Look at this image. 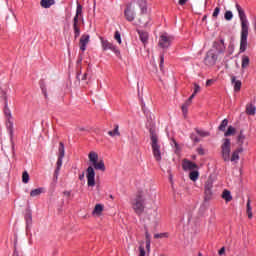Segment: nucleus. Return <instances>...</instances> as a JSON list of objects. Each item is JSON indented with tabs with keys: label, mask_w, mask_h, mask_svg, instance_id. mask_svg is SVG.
Wrapping results in <instances>:
<instances>
[{
	"label": "nucleus",
	"mask_w": 256,
	"mask_h": 256,
	"mask_svg": "<svg viewBox=\"0 0 256 256\" xmlns=\"http://www.w3.org/2000/svg\"><path fill=\"white\" fill-rule=\"evenodd\" d=\"M88 159L93 166H89L86 169L87 185L88 187H95V170L105 173V162L103 161V159L99 160V154H97V152L95 151H91L88 154Z\"/></svg>",
	"instance_id": "f257e3e1"
},
{
	"label": "nucleus",
	"mask_w": 256,
	"mask_h": 256,
	"mask_svg": "<svg viewBox=\"0 0 256 256\" xmlns=\"http://www.w3.org/2000/svg\"><path fill=\"white\" fill-rule=\"evenodd\" d=\"M236 9L241 21L240 53H245L247 51V37H249V22L245 11L239 4H236Z\"/></svg>",
	"instance_id": "f03ea898"
},
{
	"label": "nucleus",
	"mask_w": 256,
	"mask_h": 256,
	"mask_svg": "<svg viewBox=\"0 0 256 256\" xmlns=\"http://www.w3.org/2000/svg\"><path fill=\"white\" fill-rule=\"evenodd\" d=\"M141 11V15L147 13V0H138L137 2L129 3L124 10V17L126 21H135L137 11Z\"/></svg>",
	"instance_id": "7ed1b4c3"
},
{
	"label": "nucleus",
	"mask_w": 256,
	"mask_h": 256,
	"mask_svg": "<svg viewBox=\"0 0 256 256\" xmlns=\"http://www.w3.org/2000/svg\"><path fill=\"white\" fill-rule=\"evenodd\" d=\"M239 153H243V147H239L236 150H234L231 156V139L229 138L223 139V144L221 145V155H222L223 161L225 162L239 161Z\"/></svg>",
	"instance_id": "20e7f679"
},
{
	"label": "nucleus",
	"mask_w": 256,
	"mask_h": 256,
	"mask_svg": "<svg viewBox=\"0 0 256 256\" xmlns=\"http://www.w3.org/2000/svg\"><path fill=\"white\" fill-rule=\"evenodd\" d=\"M150 145L152 147V153L157 163H161L163 152L161 151V144H159V135L154 126L149 128Z\"/></svg>",
	"instance_id": "39448f33"
},
{
	"label": "nucleus",
	"mask_w": 256,
	"mask_h": 256,
	"mask_svg": "<svg viewBox=\"0 0 256 256\" xmlns=\"http://www.w3.org/2000/svg\"><path fill=\"white\" fill-rule=\"evenodd\" d=\"M131 205L136 215L141 217L145 212V196H143V192H138L136 194V197L131 201Z\"/></svg>",
	"instance_id": "423d86ee"
},
{
	"label": "nucleus",
	"mask_w": 256,
	"mask_h": 256,
	"mask_svg": "<svg viewBox=\"0 0 256 256\" xmlns=\"http://www.w3.org/2000/svg\"><path fill=\"white\" fill-rule=\"evenodd\" d=\"M213 177H208L206 182L204 183V200H203V207L209 203V201H212L213 199Z\"/></svg>",
	"instance_id": "0eeeda50"
},
{
	"label": "nucleus",
	"mask_w": 256,
	"mask_h": 256,
	"mask_svg": "<svg viewBox=\"0 0 256 256\" xmlns=\"http://www.w3.org/2000/svg\"><path fill=\"white\" fill-rule=\"evenodd\" d=\"M4 115L5 117H7V122H6V126H7V129L10 133V139L13 140V121H11V110L9 109V104H6L4 106Z\"/></svg>",
	"instance_id": "6e6552de"
},
{
	"label": "nucleus",
	"mask_w": 256,
	"mask_h": 256,
	"mask_svg": "<svg viewBox=\"0 0 256 256\" xmlns=\"http://www.w3.org/2000/svg\"><path fill=\"white\" fill-rule=\"evenodd\" d=\"M204 62L208 67H213L217 63V51L209 50L204 58Z\"/></svg>",
	"instance_id": "1a4fd4ad"
},
{
	"label": "nucleus",
	"mask_w": 256,
	"mask_h": 256,
	"mask_svg": "<svg viewBox=\"0 0 256 256\" xmlns=\"http://www.w3.org/2000/svg\"><path fill=\"white\" fill-rule=\"evenodd\" d=\"M172 41H173V36H167V33L162 34L158 42V47H161V49H169V47H171Z\"/></svg>",
	"instance_id": "9d476101"
},
{
	"label": "nucleus",
	"mask_w": 256,
	"mask_h": 256,
	"mask_svg": "<svg viewBox=\"0 0 256 256\" xmlns=\"http://www.w3.org/2000/svg\"><path fill=\"white\" fill-rule=\"evenodd\" d=\"M100 39H101L103 51H107L110 49V51H113L115 55H117V57L121 56V51H119V49H117V47L113 45V43L108 42L107 40H103V38H100Z\"/></svg>",
	"instance_id": "9b49d317"
},
{
	"label": "nucleus",
	"mask_w": 256,
	"mask_h": 256,
	"mask_svg": "<svg viewBox=\"0 0 256 256\" xmlns=\"http://www.w3.org/2000/svg\"><path fill=\"white\" fill-rule=\"evenodd\" d=\"M182 169L183 171H194V169H199V166L190 160L184 159L182 161Z\"/></svg>",
	"instance_id": "f8f14e48"
},
{
	"label": "nucleus",
	"mask_w": 256,
	"mask_h": 256,
	"mask_svg": "<svg viewBox=\"0 0 256 256\" xmlns=\"http://www.w3.org/2000/svg\"><path fill=\"white\" fill-rule=\"evenodd\" d=\"M195 92L192 93V95L185 101V103L181 106L182 113L184 117H187L188 108L193 103V99H195Z\"/></svg>",
	"instance_id": "ddd939ff"
},
{
	"label": "nucleus",
	"mask_w": 256,
	"mask_h": 256,
	"mask_svg": "<svg viewBox=\"0 0 256 256\" xmlns=\"http://www.w3.org/2000/svg\"><path fill=\"white\" fill-rule=\"evenodd\" d=\"M195 92L192 93V95L185 101V103L181 106L182 113L184 117H187L188 108L193 103V99H195Z\"/></svg>",
	"instance_id": "4468645a"
},
{
	"label": "nucleus",
	"mask_w": 256,
	"mask_h": 256,
	"mask_svg": "<svg viewBox=\"0 0 256 256\" xmlns=\"http://www.w3.org/2000/svg\"><path fill=\"white\" fill-rule=\"evenodd\" d=\"M25 222H26V229H29L31 225H33V211H31V208H27L25 210Z\"/></svg>",
	"instance_id": "2eb2a0df"
},
{
	"label": "nucleus",
	"mask_w": 256,
	"mask_h": 256,
	"mask_svg": "<svg viewBox=\"0 0 256 256\" xmlns=\"http://www.w3.org/2000/svg\"><path fill=\"white\" fill-rule=\"evenodd\" d=\"M90 36L89 34H83L80 38V51H85L87 49V45L89 44Z\"/></svg>",
	"instance_id": "dca6fc26"
},
{
	"label": "nucleus",
	"mask_w": 256,
	"mask_h": 256,
	"mask_svg": "<svg viewBox=\"0 0 256 256\" xmlns=\"http://www.w3.org/2000/svg\"><path fill=\"white\" fill-rule=\"evenodd\" d=\"M80 19L82 23H85L83 20V6L77 2L76 15L74 16L73 21H79Z\"/></svg>",
	"instance_id": "f3484780"
},
{
	"label": "nucleus",
	"mask_w": 256,
	"mask_h": 256,
	"mask_svg": "<svg viewBox=\"0 0 256 256\" xmlns=\"http://www.w3.org/2000/svg\"><path fill=\"white\" fill-rule=\"evenodd\" d=\"M56 165H57V167L54 171V181H57V179L59 178V172L61 171V167L63 165V157L58 156Z\"/></svg>",
	"instance_id": "a211bd4d"
},
{
	"label": "nucleus",
	"mask_w": 256,
	"mask_h": 256,
	"mask_svg": "<svg viewBox=\"0 0 256 256\" xmlns=\"http://www.w3.org/2000/svg\"><path fill=\"white\" fill-rule=\"evenodd\" d=\"M214 49H216L217 53L225 52V40L221 39L220 42H214Z\"/></svg>",
	"instance_id": "6ab92c4d"
},
{
	"label": "nucleus",
	"mask_w": 256,
	"mask_h": 256,
	"mask_svg": "<svg viewBox=\"0 0 256 256\" xmlns=\"http://www.w3.org/2000/svg\"><path fill=\"white\" fill-rule=\"evenodd\" d=\"M231 82H232V85H234L235 93H239V91H241V85H242L241 80H237L235 76H232Z\"/></svg>",
	"instance_id": "aec40b11"
},
{
	"label": "nucleus",
	"mask_w": 256,
	"mask_h": 256,
	"mask_svg": "<svg viewBox=\"0 0 256 256\" xmlns=\"http://www.w3.org/2000/svg\"><path fill=\"white\" fill-rule=\"evenodd\" d=\"M104 206L103 204H96L94 210L92 211V215H96L97 217H101L103 213Z\"/></svg>",
	"instance_id": "412c9836"
},
{
	"label": "nucleus",
	"mask_w": 256,
	"mask_h": 256,
	"mask_svg": "<svg viewBox=\"0 0 256 256\" xmlns=\"http://www.w3.org/2000/svg\"><path fill=\"white\" fill-rule=\"evenodd\" d=\"M138 35L144 45L147 43V41H149V33H147L146 31L138 30Z\"/></svg>",
	"instance_id": "4be33fe9"
},
{
	"label": "nucleus",
	"mask_w": 256,
	"mask_h": 256,
	"mask_svg": "<svg viewBox=\"0 0 256 256\" xmlns=\"http://www.w3.org/2000/svg\"><path fill=\"white\" fill-rule=\"evenodd\" d=\"M222 199H224V201H226V203H229L230 201H233V196H231V191L225 189L223 192H222V195H221Z\"/></svg>",
	"instance_id": "5701e85b"
},
{
	"label": "nucleus",
	"mask_w": 256,
	"mask_h": 256,
	"mask_svg": "<svg viewBox=\"0 0 256 256\" xmlns=\"http://www.w3.org/2000/svg\"><path fill=\"white\" fill-rule=\"evenodd\" d=\"M74 39H77L81 35V29L79 28V21L73 20Z\"/></svg>",
	"instance_id": "b1692460"
},
{
	"label": "nucleus",
	"mask_w": 256,
	"mask_h": 256,
	"mask_svg": "<svg viewBox=\"0 0 256 256\" xmlns=\"http://www.w3.org/2000/svg\"><path fill=\"white\" fill-rule=\"evenodd\" d=\"M40 5L43 9H49L51 5H55V0H41Z\"/></svg>",
	"instance_id": "393cba45"
},
{
	"label": "nucleus",
	"mask_w": 256,
	"mask_h": 256,
	"mask_svg": "<svg viewBox=\"0 0 256 256\" xmlns=\"http://www.w3.org/2000/svg\"><path fill=\"white\" fill-rule=\"evenodd\" d=\"M110 137H121V132H119V125H114L113 131H108Z\"/></svg>",
	"instance_id": "a878e982"
},
{
	"label": "nucleus",
	"mask_w": 256,
	"mask_h": 256,
	"mask_svg": "<svg viewBox=\"0 0 256 256\" xmlns=\"http://www.w3.org/2000/svg\"><path fill=\"white\" fill-rule=\"evenodd\" d=\"M245 143V134L243 133V130H240L239 135L237 136V144L239 147H243V144Z\"/></svg>",
	"instance_id": "bb28decb"
},
{
	"label": "nucleus",
	"mask_w": 256,
	"mask_h": 256,
	"mask_svg": "<svg viewBox=\"0 0 256 256\" xmlns=\"http://www.w3.org/2000/svg\"><path fill=\"white\" fill-rule=\"evenodd\" d=\"M246 213L248 216V219H253V211L251 208V200L248 199L247 204H246Z\"/></svg>",
	"instance_id": "cd10ccee"
},
{
	"label": "nucleus",
	"mask_w": 256,
	"mask_h": 256,
	"mask_svg": "<svg viewBox=\"0 0 256 256\" xmlns=\"http://www.w3.org/2000/svg\"><path fill=\"white\" fill-rule=\"evenodd\" d=\"M256 113V107L253 104H248L246 106V114L247 115H255Z\"/></svg>",
	"instance_id": "c85d7f7f"
},
{
	"label": "nucleus",
	"mask_w": 256,
	"mask_h": 256,
	"mask_svg": "<svg viewBox=\"0 0 256 256\" xmlns=\"http://www.w3.org/2000/svg\"><path fill=\"white\" fill-rule=\"evenodd\" d=\"M237 133V129L233 126H229L227 131L224 133V137H231V135H235Z\"/></svg>",
	"instance_id": "c756f323"
},
{
	"label": "nucleus",
	"mask_w": 256,
	"mask_h": 256,
	"mask_svg": "<svg viewBox=\"0 0 256 256\" xmlns=\"http://www.w3.org/2000/svg\"><path fill=\"white\" fill-rule=\"evenodd\" d=\"M43 193V188H36L34 190H31L30 197H39Z\"/></svg>",
	"instance_id": "7c9ffc66"
},
{
	"label": "nucleus",
	"mask_w": 256,
	"mask_h": 256,
	"mask_svg": "<svg viewBox=\"0 0 256 256\" xmlns=\"http://www.w3.org/2000/svg\"><path fill=\"white\" fill-rule=\"evenodd\" d=\"M251 62V60L249 59V56H243L242 57V69H247V66L249 65V63Z\"/></svg>",
	"instance_id": "2f4dec72"
},
{
	"label": "nucleus",
	"mask_w": 256,
	"mask_h": 256,
	"mask_svg": "<svg viewBox=\"0 0 256 256\" xmlns=\"http://www.w3.org/2000/svg\"><path fill=\"white\" fill-rule=\"evenodd\" d=\"M58 151H59L58 157H62V158L65 157V144L63 142L59 143Z\"/></svg>",
	"instance_id": "473e14b6"
},
{
	"label": "nucleus",
	"mask_w": 256,
	"mask_h": 256,
	"mask_svg": "<svg viewBox=\"0 0 256 256\" xmlns=\"http://www.w3.org/2000/svg\"><path fill=\"white\" fill-rule=\"evenodd\" d=\"M227 125H229V120L228 119H224L221 124L219 125L218 129L220 131H225L227 129Z\"/></svg>",
	"instance_id": "72a5a7b5"
},
{
	"label": "nucleus",
	"mask_w": 256,
	"mask_h": 256,
	"mask_svg": "<svg viewBox=\"0 0 256 256\" xmlns=\"http://www.w3.org/2000/svg\"><path fill=\"white\" fill-rule=\"evenodd\" d=\"M189 177L191 179V181H196L199 179V171L195 170L190 172Z\"/></svg>",
	"instance_id": "f704fd0d"
},
{
	"label": "nucleus",
	"mask_w": 256,
	"mask_h": 256,
	"mask_svg": "<svg viewBox=\"0 0 256 256\" xmlns=\"http://www.w3.org/2000/svg\"><path fill=\"white\" fill-rule=\"evenodd\" d=\"M169 234L167 232L154 234V239H168Z\"/></svg>",
	"instance_id": "c9c22d12"
},
{
	"label": "nucleus",
	"mask_w": 256,
	"mask_h": 256,
	"mask_svg": "<svg viewBox=\"0 0 256 256\" xmlns=\"http://www.w3.org/2000/svg\"><path fill=\"white\" fill-rule=\"evenodd\" d=\"M144 231L146 243H151V234H149V228L146 225L144 226Z\"/></svg>",
	"instance_id": "e433bc0d"
},
{
	"label": "nucleus",
	"mask_w": 256,
	"mask_h": 256,
	"mask_svg": "<svg viewBox=\"0 0 256 256\" xmlns=\"http://www.w3.org/2000/svg\"><path fill=\"white\" fill-rule=\"evenodd\" d=\"M22 182L25 184L29 183V172L24 171L22 173Z\"/></svg>",
	"instance_id": "4c0bfd02"
},
{
	"label": "nucleus",
	"mask_w": 256,
	"mask_h": 256,
	"mask_svg": "<svg viewBox=\"0 0 256 256\" xmlns=\"http://www.w3.org/2000/svg\"><path fill=\"white\" fill-rule=\"evenodd\" d=\"M197 135H200V137H209L211 135L209 132H205L203 130L195 129Z\"/></svg>",
	"instance_id": "58836bf2"
},
{
	"label": "nucleus",
	"mask_w": 256,
	"mask_h": 256,
	"mask_svg": "<svg viewBox=\"0 0 256 256\" xmlns=\"http://www.w3.org/2000/svg\"><path fill=\"white\" fill-rule=\"evenodd\" d=\"M224 19L226 21H231V19H233V12L231 11H226L225 14H224Z\"/></svg>",
	"instance_id": "ea45409f"
},
{
	"label": "nucleus",
	"mask_w": 256,
	"mask_h": 256,
	"mask_svg": "<svg viewBox=\"0 0 256 256\" xmlns=\"http://www.w3.org/2000/svg\"><path fill=\"white\" fill-rule=\"evenodd\" d=\"M139 251H140V253H139L138 256H145L146 255L145 247L143 246V242L140 243Z\"/></svg>",
	"instance_id": "a19ab883"
},
{
	"label": "nucleus",
	"mask_w": 256,
	"mask_h": 256,
	"mask_svg": "<svg viewBox=\"0 0 256 256\" xmlns=\"http://www.w3.org/2000/svg\"><path fill=\"white\" fill-rule=\"evenodd\" d=\"M173 143L175 145V153H176V155H179V153H181V147L179 146L177 141L173 140Z\"/></svg>",
	"instance_id": "79ce46f5"
},
{
	"label": "nucleus",
	"mask_w": 256,
	"mask_h": 256,
	"mask_svg": "<svg viewBox=\"0 0 256 256\" xmlns=\"http://www.w3.org/2000/svg\"><path fill=\"white\" fill-rule=\"evenodd\" d=\"M114 39L121 45V33H119V31L115 32Z\"/></svg>",
	"instance_id": "37998d69"
},
{
	"label": "nucleus",
	"mask_w": 256,
	"mask_h": 256,
	"mask_svg": "<svg viewBox=\"0 0 256 256\" xmlns=\"http://www.w3.org/2000/svg\"><path fill=\"white\" fill-rule=\"evenodd\" d=\"M220 11H221V8H220V7H216V8L214 9V12H213V14H212V17L217 18V17L219 16Z\"/></svg>",
	"instance_id": "c03bdc74"
},
{
	"label": "nucleus",
	"mask_w": 256,
	"mask_h": 256,
	"mask_svg": "<svg viewBox=\"0 0 256 256\" xmlns=\"http://www.w3.org/2000/svg\"><path fill=\"white\" fill-rule=\"evenodd\" d=\"M201 91V86L199 84L194 83V95H197Z\"/></svg>",
	"instance_id": "a18cd8bd"
},
{
	"label": "nucleus",
	"mask_w": 256,
	"mask_h": 256,
	"mask_svg": "<svg viewBox=\"0 0 256 256\" xmlns=\"http://www.w3.org/2000/svg\"><path fill=\"white\" fill-rule=\"evenodd\" d=\"M138 23L139 25H143L144 27H147V21L145 20L144 17L139 18Z\"/></svg>",
	"instance_id": "49530a36"
},
{
	"label": "nucleus",
	"mask_w": 256,
	"mask_h": 256,
	"mask_svg": "<svg viewBox=\"0 0 256 256\" xmlns=\"http://www.w3.org/2000/svg\"><path fill=\"white\" fill-rule=\"evenodd\" d=\"M165 63V54L160 55V69H163V64Z\"/></svg>",
	"instance_id": "de8ad7c7"
},
{
	"label": "nucleus",
	"mask_w": 256,
	"mask_h": 256,
	"mask_svg": "<svg viewBox=\"0 0 256 256\" xmlns=\"http://www.w3.org/2000/svg\"><path fill=\"white\" fill-rule=\"evenodd\" d=\"M190 138L192 139V141H194V143H199V141H201L199 137H197L195 134H191Z\"/></svg>",
	"instance_id": "09e8293b"
},
{
	"label": "nucleus",
	"mask_w": 256,
	"mask_h": 256,
	"mask_svg": "<svg viewBox=\"0 0 256 256\" xmlns=\"http://www.w3.org/2000/svg\"><path fill=\"white\" fill-rule=\"evenodd\" d=\"M2 97L4 99L5 105H9V103L7 101V92L2 90Z\"/></svg>",
	"instance_id": "8fccbe9b"
},
{
	"label": "nucleus",
	"mask_w": 256,
	"mask_h": 256,
	"mask_svg": "<svg viewBox=\"0 0 256 256\" xmlns=\"http://www.w3.org/2000/svg\"><path fill=\"white\" fill-rule=\"evenodd\" d=\"M197 153L198 155H205V150L203 149V147H199L197 148Z\"/></svg>",
	"instance_id": "3c124183"
},
{
	"label": "nucleus",
	"mask_w": 256,
	"mask_h": 256,
	"mask_svg": "<svg viewBox=\"0 0 256 256\" xmlns=\"http://www.w3.org/2000/svg\"><path fill=\"white\" fill-rule=\"evenodd\" d=\"M213 83H215V80L213 79H209L206 81V87H211V85H213Z\"/></svg>",
	"instance_id": "603ef678"
},
{
	"label": "nucleus",
	"mask_w": 256,
	"mask_h": 256,
	"mask_svg": "<svg viewBox=\"0 0 256 256\" xmlns=\"http://www.w3.org/2000/svg\"><path fill=\"white\" fill-rule=\"evenodd\" d=\"M187 1L189 0H179L178 4L181 5V7H183V5H187Z\"/></svg>",
	"instance_id": "864d4df0"
},
{
	"label": "nucleus",
	"mask_w": 256,
	"mask_h": 256,
	"mask_svg": "<svg viewBox=\"0 0 256 256\" xmlns=\"http://www.w3.org/2000/svg\"><path fill=\"white\" fill-rule=\"evenodd\" d=\"M146 250L148 253L151 251V242H146Z\"/></svg>",
	"instance_id": "5fc2aeb1"
},
{
	"label": "nucleus",
	"mask_w": 256,
	"mask_h": 256,
	"mask_svg": "<svg viewBox=\"0 0 256 256\" xmlns=\"http://www.w3.org/2000/svg\"><path fill=\"white\" fill-rule=\"evenodd\" d=\"M82 62H83V56L80 55V56L78 57V60H77V65H81Z\"/></svg>",
	"instance_id": "6e6d98bb"
},
{
	"label": "nucleus",
	"mask_w": 256,
	"mask_h": 256,
	"mask_svg": "<svg viewBox=\"0 0 256 256\" xmlns=\"http://www.w3.org/2000/svg\"><path fill=\"white\" fill-rule=\"evenodd\" d=\"M63 195H65V197H71V191H64Z\"/></svg>",
	"instance_id": "4d7b16f0"
},
{
	"label": "nucleus",
	"mask_w": 256,
	"mask_h": 256,
	"mask_svg": "<svg viewBox=\"0 0 256 256\" xmlns=\"http://www.w3.org/2000/svg\"><path fill=\"white\" fill-rule=\"evenodd\" d=\"M218 253L219 255H225V247H222Z\"/></svg>",
	"instance_id": "13d9d810"
},
{
	"label": "nucleus",
	"mask_w": 256,
	"mask_h": 256,
	"mask_svg": "<svg viewBox=\"0 0 256 256\" xmlns=\"http://www.w3.org/2000/svg\"><path fill=\"white\" fill-rule=\"evenodd\" d=\"M80 181H83L85 179V172L79 175Z\"/></svg>",
	"instance_id": "bf43d9fd"
},
{
	"label": "nucleus",
	"mask_w": 256,
	"mask_h": 256,
	"mask_svg": "<svg viewBox=\"0 0 256 256\" xmlns=\"http://www.w3.org/2000/svg\"><path fill=\"white\" fill-rule=\"evenodd\" d=\"M81 76V70L77 72V76H76V79L78 81H81V78H79Z\"/></svg>",
	"instance_id": "052dcab7"
},
{
	"label": "nucleus",
	"mask_w": 256,
	"mask_h": 256,
	"mask_svg": "<svg viewBox=\"0 0 256 256\" xmlns=\"http://www.w3.org/2000/svg\"><path fill=\"white\" fill-rule=\"evenodd\" d=\"M168 173H169V180L173 181V174H171V170H168Z\"/></svg>",
	"instance_id": "680f3d73"
},
{
	"label": "nucleus",
	"mask_w": 256,
	"mask_h": 256,
	"mask_svg": "<svg viewBox=\"0 0 256 256\" xmlns=\"http://www.w3.org/2000/svg\"><path fill=\"white\" fill-rule=\"evenodd\" d=\"M82 81H87V73H84V75L82 77Z\"/></svg>",
	"instance_id": "e2e57ef3"
},
{
	"label": "nucleus",
	"mask_w": 256,
	"mask_h": 256,
	"mask_svg": "<svg viewBox=\"0 0 256 256\" xmlns=\"http://www.w3.org/2000/svg\"><path fill=\"white\" fill-rule=\"evenodd\" d=\"M13 256H19V252H17V250H14Z\"/></svg>",
	"instance_id": "0e129e2a"
},
{
	"label": "nucleus",
	"mask_w": 256,
	"mask_h": 256,
	"mask_svg": "<svg viewBox=\"0 0 256 256\" xmlns=\"http://www.w3.org/2000/svg\"><path fill=\"white\" fill-rule=\"evenodd\" d=\"M202 21H207V15H204Z\"/></svg>",
	"instance_id": "69168bd1"
},
{
	"label": "nucleus",
	"mask_w": 256,
	"mask_h": 256,
	"mask_svg": "<svg viewBox=\"0 0 256 256\" xmlns=\"http://www.w3.org/2000/svg\"><path fill=\"white\" fill-rule=\"evenodd\" d=\"M79 131H85V128L84 127H80Z\"/></svg>",
	"instance_id": "338daca9"
},
{
	"label": "nucleus",
	"mask_w": 256,
	"mask_h": 256,
	"mask_svg": "<svg viewBox=\"0 0 256 256\" xmlns=\"http://www.w3.org/2000/svg\"><path fill=\"white\" fill-rule=\"evenodd\" d=\"M43 93H44V96L46 97L47 99V92L45 90H43Z\"/></svg>",
	"instance_id": "774afa93"
}]
</instances>
